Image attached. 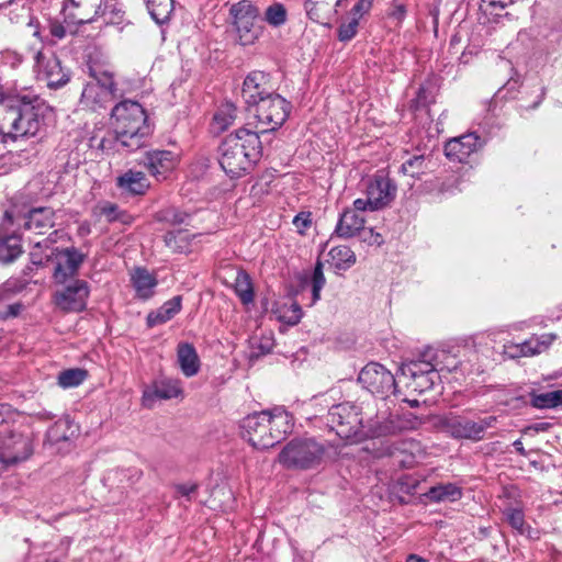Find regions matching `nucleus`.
<instances>
[{
  "mask_svg": "<svg viewBox=\"0 0 562 562\" xmlns=\"http://www.w3.org/2000/svg\"><path fill=\"white\" fill-rule=\"evenodd\" d=\"M113 139L102 138L98 145L102 151L113 148L133 153L144 147L153 133L144 108L136 101L124 100L111 112Z\"/></svg>",
  "mask_w": 562,
  "mask_h": 562,
  "instance_id": "1",
  "label": "nucleus"
},
{
  "mask_svg": "<svg viewBox=\"0 0 562 562\" xmlns=\"http://www.w3.org/2000/svg\"><path fill=\"white\" fill-rule=\"evenodd\" d=\"M52 108L37 95L7 99L0 119V147L8 140L37 135L45 125Z\"/></svg>",
  "mask_w": 562,
  "mask_h": 562,
  "instance_id": "2",
  "label": "nucleus"
},
{
  "mask_svg": "<svg viewBox=\"0 0 562 562\" xmlns=\"http://www.w3.org/2000/svg\"><path fill=\"white\" fill-rule=\"evenodd\" d=\"M218 151V162L224 172L231 178L239 177L250 170L262 156L259 132L239 128L223 139Z\"/></svg>",
  "mask_w": 562,
  "mask_h": 562,
  "instance_id": "3",
  "label": "nucleus"
},
{
  "mask_svg": "<svg viewBox=\"0 0 562 562\" xmlns=\"http://www.w3.org/2000/svg\"><path fill=\"white\" fill-rule=\"evenodd\" d=\"M326 454L323 442L313 437L291 439L279 452V463L288 470H312L318 468Z\"/></svg>",
  "mask_w": 562,
  "mask_h": 562,
  "instance_id": "4",
  "label": "nucleus"
},
{
  "mask_svg": "<svg viewBox=\"0 0 562 562\" xmlns=\"http://www.w3.org/2000/svg\"><path fill=\"white\" fill-rule=\"evenodd\" d=\"M9 407L0 405V471L26 460L33 452L32 441L7 420Z\"/></svg>",
  "mask_w": 562,
  "mask_h": 562,
  "instance_id": "5",
  "label": "nucleus"
},
{
  "mask_svg": "<svg viewBox=\"0 0 562 562\" xmlns=\"http://www.w3.org/2000/svg\"><path fill=\"white\" fill-rule=\"evenodd\" d=\"M12 224L16 229H24L36 235H44L55 226V211L49 206H20L13 204L7 210L2 220V228Z\"/></svg>",
  "mask_w": 562,
  "mask_h": 562,
  "instance_id": "6",
  "label": "nucleus"
},
{
  "mask_svg": "<svg viewBox=\"0 0 562 562\" xmlns=\"http://www.w3.org/2000/svg\"><path fill=\"white\" fill-rule=\"evenodd\" d=\"M88 81L81 92L79 104L82 109L97 111L103 109L110 103L117 90L113 74L106 70H98L89 66Z\"/></svg>",
  "mask_w": 562,
  "mask_h": 562,
  "instance_id": "7",
  "label": "nucleus"
},
{
  "mask_svg": "<svg viewBox=\"0 0 562 562\" xmlns=\"http://www.w3.org/2000/svg\"><path fill=\"white\" fill-rule=\"evenodd\" d=\"M229 15L237 43L241 46L254 45L262 34L258 8L250 0H240L231 7Z\"/></svg>",
  "mask_w": 562,
  "mask_h": 562,
  "instance_id": "8",
  "label": "nucleus"
},
{
  "mask_svg": "<svg viewBox=\"0 0 562 562\" xmlns=\"http://www.w3.org/2000/svg\"><path fill=\"white\" fill-rule=\"evenodd\" d=\"M326 423L330 430L341 439H356L362 437V418L360 408L350 402L333 405L327 415Z\"/></svg>",
  "mask_w": 562,
  "mask_h": 562,
  "instance_id": "9",
  "label": "nucleus"
},
{
  "mask_svg": "<svg viewBox=\"0 0 562 562\" xmlns=\"http://www.w3.org/2000/svg\"><path fill=\"white\" fill-rule=\"evenodd\" d=\"M291 111V104L278 93H272L255 105V116L258 124L262 125L258 130L259 136H265L281 127L286 121Z\"/></svg>",
  "mask_w": 562,
  "mask_h": 562,
  "instance_id": "10",
  "label": "nucleus"
},
{
  "mask_svg": "<svg viewBox=\"0 0 562 562\" xmlns=\"http://www.w3.org/2000/svg\"><path fill=\"white\" fill-rule=\"evenodd\" d=\"M496 422V416H487L479 420H472L462 416H452L446 418L442 426L445 431L454 439L480 441L484 438L486 429L494 427Z\"/></svg>",
  "mask_w": 562,
  "mask_h": 562,
  "instance_id": "11",
  "label": "nucleus"
},
{
  "mask_svg": "<svg viewBox=\"0 0 562 562\" xmlns=\"http://www.w3.org/2000/svg\"><path fill=\"white\" fill-rule=\"evenodd\" d=\"M358 382L371 394L387 397L395 389V378L390 370L378 362H369L359 375Z\"/></svg>",
  "mask_w": 562,
  "mask_h": 562,
  "instance_id": "12",
  "label": "nucleus"
},
{
  "mask_svg": "<svg viewBox=\"0 0 562 562\" xmlns=\"http://www.w3.org/2000/svg\"><path fill=\"white\" fill-rule=\"evenodd\" d=\"M241 436L256 449H269L274 446L271 440L269 411L246 416L240 424Z\"/></svg>",
  "mask_w": 562,
  "mask_h": 562,
  "instance_id": "13",
  "label": "nucleus"
},
{
  "mask_svg": "<svg viewBox=\"0 0 562 562\" xmlns=\"http://www.w3.org/2000/svg\"><path fill=\"white\" fill-rule=\"evenodd\" d=\"M35 60L37 78L45 81L49 89H59L70 81V69L63 66L61 60L55 54L38 52Z\"/></svg>",
  "mask_w": 562,
  "mask_h": 562,
  "instance_id": "14",
  "label": "nucleus"
},
{
  "mask_svg": "<svg viewBox=\"0 0 562 562\" xmlns=\"http://www.w3.org/2000/svg\"><path fill=\"white\" fill-rule=\"evenodd\" d=\"M499 403L513 409H519L530 404L540 409L555 408L562 405V390L537 393L531 391L528 394H514L499 400Z\"/></svg>",
  "mask_w": 562,
  "mask_h": 562,
  "instance_id": "15",
  "label": "nucleus"
},
{
  "mask_svg": "<svg viewBox=\"0 0 562 562\" xmlns=\"http://www.w3.org/2000/svg\"><path fill=\"white\" fill-rule=\"evenodd\" d=\"M89 293L88 282L77 279L55 294V303L65 312H81L87 306Z\"/></svg>",
  "mask_w": 562,
  "mask_h": 562,
  "instance_id": "16",
  "label": "nucleus"
},
{
  "mask_svg": "<svg viewBox=\"0 0 562 562\" xmlns=\"http://www.w3.org/2000/svg\"><path fill=\"white\" fill-rule=\"evenodd\" d=\"M484 144L485 140L476 133H467L449 139L445 145V155L452 161L464 164Z\"/></svg>",
  "mask_w": 562,
  "mask_h": 562,
  "instance_id": "17",
  "label": "nucleus"
},
{
  "mask_svg": "<svg viewBox=\"0 0 562 562\" xmlns=\"http://www.w3.org/2000/svg\"><path fill=\"white\" fill-rule=\"evenodd\" d=\"M396 194V186L387 175L379 171L367 182L366 195L373 209L381 210L389 205Z\"/></svg>",
  "mask_w": 562,
  "mask_h": 562,
  "instance_id": "18",
  "label": "nucleus"
},
{
  "mask_svg": "<svg viewBox=\"0 0 562 562\" xmlns=\"http://www.w3.org/2000/svg\"><path fill=\"white\" fill-rule=\"evenodd\" d=\"M103 0H64L65 18L75 24H87L100 16Z\"/></svg>",
  "mask_w": 562,
  "mask_h": 562,
  "instance_id": "19",
  "label": "nucleus"
},
{
  "mask_svg": "<svg viewBox=\"0 0 562 562\" xmlns=\"http://www.w3.org/2000/svg\"><path fill=\"white\" fill-rule=\"evenodd\" d=\"M272 93L268 74L254 70L246 76L243 82L241 97L248 106H255L261 99Z\"/></svg>",
  "mask_w": 562,
  "mask_h": 562,
  "instance_id": "20",
  "label": "nucleus"
},
{
  "mask_svg": "<svg viewBox=\"0 0 562 562\" xmlns=\"http://www.w3.org/2000/svg\"><path fill=\"white\" fill-rule=\"evenodd\" d=\"M178 156L171 150H151L146 154L145 166L157 180L166 179L177 166Z\"/></svg>",
  "mask_w": 562,
  "mask_h": 562,
  "instance_id": "21",
  "label": "nucleus"
},
{
  "mask_svg": "<svg viewBox=\"0 0 562 562\" xmlns=\"http://www.w3.org/2000/svg\"><path fill=\"white\" fill-rule=\"evenodd\" d=\"M181 392L178 380L161 379L155 381L151 386L143 392V405L151 407L156 400H171L178 397Z\"/></svg>",
  "mask_w": 562,
  "mask_h": 562,
  "instance_id": "22",
  "label": "nucleus"
},
{
  "mask_svg": "<svg viewBox=\"0 0 562 562\" xmlns=\"http://www.w3.org/2000/svg\"><path fill=\"white\" fill-rule=\"evenodd\" d=\"M437 352L428 348L424 352H422L416 359L408 360L404 362L400 370L401 374L406 378L418 376L422 374H427L432 371H437Z\"/></svg>",
  "mask_w": 562,
  "mask_h": 562,
  "instance_id": "23",
  "label": "nucleus"
},
{
  "mask_svg": "<svg viewBox=\"0 0 562 562\" xmlns=\"http://www.w3.org/2000/svg\"><path fill=\"white\" fill-rule=\"evenodd\" d=\"M65 257L64 263H57L54 270V279L57 283H65L68 278H72L78 273L80 266L86 259V255L80 252L75 247H69L60 250Z\"/></svg>",
  "mask_w": 562,
  "mask_h": 562,
  "instance_id": "24",
  "label": "nucleus"
},
{
  "mask_svg": "<svg viewBox=\"0 0 562 562\" xmlns=\"http://www.w3.org/2000/svg\"><path fill=\"white\" fill-rule=\"evenodd\" d=\"M131 284L136 297L146 301L154 296L158 280L157 276L147 268L135 267L131 271Z\"/></svg>",
  "mask_w": 562,
  "mask_h": 562,
  "instance_id": "25",
  "label": "nucleus"
},
{
  "mask_svg": "<svg viewBox=\"0 0 562 562\" xmlns=\"http://www.w3.org/2000/svg\"><path fill=\"white\" fill-rule=\"evenodd\" d=\"M12 224H7L5 229L0 225V262L11 263L23 252L21 237L11 231Z\"/></svg>",
  "mask_w": 562,
  "mask_h": 562,
  "instance_id": "26",
  "label": "nucleus"
},
{
  "mask_svg": "<svg viewBox=\"0 0 562 562\" xmlns=\"http://www.w3.org/2000/svg\"><path fill=\"white\" fill-rule=\"evenodd\" d=\"M342 0H305V10L311 20L327 25L338 13Z\"/></svg>",
  "mask_w": 562,
  "mask_h": 562,
  "instance_id": "27",
  "label": "nucleus"
},
{
  "mask_svg": "<svg viewBox=\"0 0 562 562\" xmlns=\"http://www.w3.org/2000/svg\"><path fill=\"white\" fill-rule=\"evenodd\" d=\"M437 162L430 153L408 157L401 166V171L412 178L420 179L424 175L432 172Z\"/></svg>",
  "mask_w": 562,
  "mask_h": 562,
  "instance_id": "28",
  "label": "nucleus"
},
{
  "mask_svg": "<svg viewBox=\"0 0 562 562\" xmlns=\"http://www.w3.org/2000/svg\"><path fill=\"white\" fill-rule=\"evenodd\" d=\"M292 416L282 407L269 411L270 434L271 440H274V446L292 431Z\"/></svg>",
  "mask_w": 562,
  "mask_h": 562,
  "instance_id": "29",
  "label": "nucleus"
},
{
  "mask_svg": "<svg viewBox=\"0 0 562 562\" xmlns=\"http://www.w3.org/2000/svg\"><path fill=\"white\" fill-rule=\"evenodd\" d=\"M364 217L355 210H345L336 225L335 233L342 238H350L357 235L364 226Z\"/></svg>",
  "mask_w": 562,
  "mask_h": 562,
  "instance_id": "30",
  "label": "nucleus"
},
{
  "mask_svg": "<svg viewBox=\"0 0 562 562\" xmlns=\"http://www.w3.org/2000/svg\"><path fill=\"white\" fill-rule=\"evenodd\" d=\"M182 297L180 295L173 296L166 301L159 308L151 311L147 317L146 323L149 328L161 325L173 318L180 311Z\"/></svg>",
  "mask_w": 562,
  "mask_h": 562,
  "instance_id": "31",
  "label": "nucleus"
},
{
  "mask_svg": "<svg viewBox=\"0 0 562 562\" xmlns=\"http://www.w3.org/2000/svg\"><path fill=\"white\" fill-rule=\"evenodd\" d=\"M178 363L186 376H193L200 370V360L193 345L180 342L177 348Z\"/></svg>",
  "mask_w": 562,
  "mask_h": 562,
  "instance_id": "32",
  "label": "nucleus"
},
{
  "mask_svg": "<svg viewBox=\"0 0 562 562\" xmlns=\"http://www.w3.org/2000/svg\"><path fill=\"white\" fill-rule=\"evenodd\" d=\"M195 237L196 235L189 234L188 231L178 229L167 232L164 241L173 252L188 254L191 251V243Z\"/></svg>",
  "mask_w": 562,
  "mask_h": 562,
  "instance_id": "33",
  "label": "nucleus"
},
{
  "mask_svg": "<svg viewBox=\"0 0 562 562\" xmlns=\"http://www.w3.org/2000/svg\"><path fill=\"white\" fill-rule=\"evenodd\" d=\"M148 13L157 24L169 22L175 9V0H145Z\"/></svg>",
  "mask_w": 562,
  "mask_h": 562,
  "instance_id": "34",
  "label": "nucleus"
},
{
  "mask_svg": "<svg viewBox=\"0 0 562 562\" xmlns=\"http://www.w3.org/2000/svg\"><path fill=\"white\" fill-rule=\"evenodd\" d=\"M237 117V108L232 102H225L218 106L213 116V128L217 133L226 131Z\"/></svg>",
  "mask_w": 562,
  "mask_h": 562,
  "instance_id": "35",
  "label": "nucleus"
},
{
  "mask_svg": "<svg viewBox=\"0 0 562 562\" xmlns=\"http://www.w3.org/2000/svg\"><path fill=\"white\" fill-rule=\"evenodd\" d=\"M119 186L133 194H144L149 183L143 172L130 170L119 178Z\"/></svg>",
  "mask_w": 562,
  "mask_h": 562,
  "instance_id": "36",
  "label": "nucleus"
},
{
  "mask_svg": "<svg viewBox=\"0 0 562 562\" xmlns=\"http://www.w3.org/2000/svg\"><path fill=\"white\" fill-rule=\"evenodd\" d=\"M555 338L557 335L554 334H543L539 337L532 336L521 342L519 348H521L524 357L539 355L546 351L555 340Z\"/></svg>",
  "mask_w": 562,
  "mask_h": 562,
  "instance_id": "37",
  "label": "nucleus"
},
{
  "mask_svg": "<svg viewBox=\"0 0 562 562\" xmlns=\"http://www.w3.org/2000/svg\"><path fill=\"white\" fill-rule=\"evenodd\" d=\"M427 496L432 502H456L461 498L462 491L453 483L439 484L432 486Z\"/></svg>",
  "mask_w": 562,
  "mask_h": 562,
  "instance_id": "38",
  "label": "nucleus"
},
{
  "mask_svg": "<svg viewBox=\"0 0 562 562\" xmlns=\"http://www.w3.org/2000/svg\"><path fill=\"white\" fill-rule=\"evenodd\" d=\"M328 256L337 270H347L356 263V255L349 246L340 245L333 247Z\"/></svg>",
  "mask_w": 562,
  "mask_h": 562,
  "instance_id": "39",
  "label": "nucleus"
},
{
  "mask_svg": "<svg viewBox=\"0 0 562 562\" xmlns=\"http://www.w3.org/2000/svg\"><path fill=\"white\" fill-rule=\"evenodd\" d=\"M234 291L244 305L254 302L255 292L249 274L243 270L238 271L234 282Z\"/></svg>",
  "mask_w": 562,
  "mask_h": 562,
  "instance_id": "40",
  "label": "nucleus"
},
{
  "mask_svg": "<svg viewBox=\"0 0 562 562\" xmlns=\"http://www.w3.org/2000/svg\"><path fill=\"white\" fill-rule=\"evenodd\" d=\"M55 243L50 236L42 241H36L30 251V260L32 265L41 267L46 265L57 249H50V245Z\"/></svg>",
  "mask_w": 562,
  "mask_h": 562,
  "instance_id": "41",
  "label": "nucleus"
},
{
  "mask_svg": "<svg viewBox=\"0 0 562 562\" xmlns=\"http://www.w3.org/2000/svg\"><path fill=\"white\" fill-rule=\"evenodd\" d=\"M72 424L69 419H59L46 431V439L52 445L68 441L74 436Z\"/></svg>",
  "mask_w": 562,
  "mask_h": 562,
  "instance_id": "42",
  "label": "nucleus"
},
{
  "mask_svg": "<svg viewBox=\"0 0 562 562\" xmlns=\"http://www.w3.org/2000/svg\"><path fill=\"white\" fill-rule=\"evenodd\" d=\"M125 12L122 4L116 0H103L100 16L108 25H120L123 23Z\"/></svg>",
  "mask_w": 562,
  "mask_h": 562,
  "instance_id": "43",
  "label": "nucleus"
},
{
  "mask_svg": "<svg viewBox=\"0 0 562 562\" xmlns=\"http://www.w3.org/2000/svg\"><path fill=\"white\" fill-rule=\"evenodd\" d=\"M87 378V371L79 368L67 369L58 374V385L70 389L80 385Z\"/></svg>",
  "mask_w": 562,
  "mask_h": 562,
  "instance_id": "44",
  "label": "nucleus"
},
{
  "mask_svg": "<svg viewBox=\"0 0 562 562\" xmlns=\"http://www.w3.org/2000/svg\"><path fill=\"white\" fill-rule=\"evenodd\" d=\"M100 214L103 215L109 223L120 222L123 224H130L132 221L131 215L120 210V207L111 202H103L99 205Z\"/></svg>",
  "mask_w": 562,
  "mask_h": 562,
  "instance_id": "45",
  "label": "nucleus"
},
{
  "mask_svg": "<svg viewBox=\"0 0 562 562\" xmlns=\"http://www.w3.org/2000/svg\"><path fill=\"white\" fill-rule=\"evenodd\" d=\"M288 12L285 7L280 2L269 5L263 15V20L273 27H279L286 22Z\"/></svg>",
  "mask_w": 562,
  "mask_h": 562,
  "instance_id": "46",
  "label": "nucleus"
},
{
  "mask_svg": "<svg viewBox=\"0 0 562 562\" xmlns=\"http://www.w3.org/2000/svg\"><path fill=\"white\" fill-rule=\"evenodd\" d=\"M503 515L509 526L515 529L518 533L525 535L529 529V526L525 522V515L522 509L517 507H506L503 510Z\"/></svg>",
  "mask_w": 562,
  "mask_h": 562,
  "instance_id": "47",
  "label": "nucleus"
},
{
  "mask_svg": "<svg viewBox=\"0 0 562 562\" xmlns=\"http://www.w3.org/2000/svg\"><path fill=\"white\" fill-rule=\"evenodd\" d=\"M401 428L402 427L397 424V416L390 415L387 419L370 425L369 431L372 436L381 437L394 434L401 430Z\"/></svg>",
  "mask_w": 562,
  "mask_h": 562,
  "instance_id": "48",
  "label": "nucleus"
},
{
  "mask_svg": "<svg viewBox=\"0 0 562 562\" xmlns=\"http://www.w3.org/2000/svg\"><path fill=\"white\" fill-rule=\"evenodd\" d=\"M157 220L171 225H180L187 223L190 215L177 207H167L159 211L156 215Z\"/></svg>",
  "mask_w": 562,
  "mask_h": 562,
  "instance_id": "49",
  "label": "nucleus"
},
{
  "mask_svg": "<svg viewBox=\"0 0 562 562\" xmlns=\"http://www.w3.org/2000/svg\"><path fill=\"white\" fill-rule=\"evenodd\" d=\"M326 283L323 272V263L318 260L314 267L312 276V301L310 305H314L321 299V291Z\"/></svg>",
  "mask_w": 562,
  "mask_h": 562,
  "instance_id": "50",
  "label": "nucleus"
},
{
  "mask_svg": "<svg viewBox=\"0 0 562 562\" xmlns=\"http://www.w3.org/2000/svg\"><path fill=\"white\" fill-rule=\"evenodd\" d=\"M359 18L352 16L348 21L342 22L338 29V38L341 42H348L352 40L358 30Z\"/></svg>",
  "mask_w": 562,
  "mask_h": 562,
  "instance_id": "51",
  "label": "nucleus"
},
{
  "mask_svg": "<svg viewBox=\"0 0 562 562\" xmlns=\"http://www.w3.org/2000/svg\"><path fill=\"white\" fill-rule=\"evenodd\" d=\"M437 378V371H432L431 374H422L418 376L411 378L413 381V389L418 392H425L432 389L435 379Z\"/></svg>",
  "mask_w": 562,
  "mask_h": 562,
  "instance_id": "52",
  "label": "nucleus"
},
{
  "mask_svg": "<svg viewBox=\"0 0 562 562\" xmlns=\"http://www.w3.org/2000/svg\"><path fill=\"white\" fill-rule=\"evenodd\" d=\"M293 225L296 227L300 234H304L307 228L312 225V218L310 212H301L293 218Z\"/></svg>",
  "mask_w": 562,
  "mask_h": 562,
  "instance_id": "53",
  "label": "nucleus"
},
{
  "mask_svg": "<svg viewBox=\"0 0 562 562\" xmlns=\"http://www.w3.org/2000/svg\"><path fill=\"white\" fill-rule=\"evenodd\" d=\"M372 3L373 0H358L352 8L353 16L360 18L362 14L367 13L371 9Z\"/></svg>",
  "mask_w": 562,
  "mask_h": 562,
  "instance_id": "54",
  "label": "nucleus"
},
{
  "mask_svg": "<svg viewBox=\"0 0 562 562\" xmlns=\"http://www.w3.org/2000/svg\"><path fill=\"white\" fill-rule=\"evenodd\" d=\"M177 494L190 498V495L198 490L195 483H182L175 486Z\"/></svg>",
  "mask_w": 562,
  "mask_h": 562,
  "instance_id": "55",
  "label": "nucleus"
},
{
  "mask_svg": "<svg viewBox=\"0 0 562 562\" xmlns=\"http://www.w3.org/2000/svg\"><path fill=\"white\" fill-rule=\"evenodd\" d=\"M272 348L273 341L270 338H262L256 346H254V349L259 350L258 352L255 353L257 357L271 352Z\"/></svg>",
  "mask_w": 562,
  "mask_h": 562,
  "instance_id": "56",
  "label": "nucleus"
},
{
  "mask_svg": "<svg viewBox=\"0 0 562 562\" xmlns=\"http://www.w3.org/2000/svg\"><path fill=\"white\" fill-rule=\"evenodd\" d=\"M389 15L397 23H401L406 15V7L402 3H395Z\"/></svg>",
  "mask_w": 562,
  "mask_h": 562,
  "instance_id": "57",
  "label": "nucleus"
},
{
  "mask_svg": "<svg viewBox=\"0 0 562 562\" xmlns=\"http://www.w3.org/2000/svg\"><path fill=\"white\" fill-rule=\"evenodd\" d=\"M357 213L363 212V211H376V209H373L372 203H370L369 196L366 199H357L353 201V209Z\"/></svg>",
  "mask_w": 562,
  "mask_h": 562,
  "instance_id": "58",
  "label": "nucleus"
},
{
  "mask_svg": "<svg viewBox=\"0 0 562 562\" xmlns=\"http://www.w3.org/2000/svg\"><path fill=\"white\" fill-rule=\"evenodd\" d=\"M519 347L520 344H507L504 346V353L513 359L524 357L521 348Z\"/></svg>",
  "mask_w": 562,
  "mask_h": 562,
  "instance_id": "59",
  "label": "nucleus"
},
{
  "mask_svg": "<svg viewBox=\"0 0 562 562\" xmlns=\"http://www.w3.org/2000/svg\"><path fill=\"white\" fill-rule=\"evenodd\" d=\"M23 305L20 303L10 304L7 306V311L3 314V318L15 317L22 311Z\"/></svg>",
  "mask_w": 562,
  "mask_h": 562,
  "instance_id": "60",
  "label": "nucleus"
},
{
  "mask_svg": "<svg viewBox=\"0 0 562 562\" xmlns=\"http://www.w3.org/2000/svg\"><path fill=\"white\" fill-rule=\"evenodd\" d=\"M292 310H293V315L291 317H289L288 323L295 325L301 321L303 313H302L301 306L296 303L292 304Z\"/></svg>",
  "mask_w": 562,
  "mask_h": 562,
  "instance_id": "61",
  "label": "nucleus"
},
{
  "mask_svg": "<svg viewBox=\"0 0 562 562\" xmlns=\"http://www.w3.org/2000/svg\"><path fill=\"white\" fill-rule=\"evenodd\" d=\"M50 34L58 40H61L66 35V29L63 24L54 23L50 26Z\"/></svg>",
  "mask_w": 562,
  "mask_h": 562,
  "instance_id": "62",
  "label": "nucleus"
},
{
  "mask_svg": "<svg viewBox=\"0 0 562 562\" xmlns=\"http://www.w3.org/2000/svg\"><path fill=\"white\" fill-rule=\"evenodd\" d=\"M515 450L522 457L527 456V451L524 448L521 439H517L513 442Z\"/></svg>",
  "mask_w": 562,
  "mask_h": 562,
  "instance_id": "63",
  "label": "nucleus"
},
{
  "mask_svg": "<svg viewBox=\"0 0 562 562\" xmlns=\"http://www.w3.org/2000/svg\"><path fill=\"white\" fill-rule=\"evenodd\" d=\"M510 0H488V3L493 8L504 9Z\"/></svg>",
  "mask_w": 562,
  "mask_h": 562,
  "instance_id": "64",
  "label": "nucleus"
}]
</instances>
